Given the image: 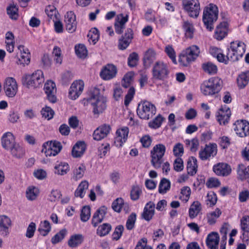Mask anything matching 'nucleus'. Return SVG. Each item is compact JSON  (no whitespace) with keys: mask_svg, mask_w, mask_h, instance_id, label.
I'll return each mask as SVG.
<instances>
[{"mask_svg":"<svg viewBox=\"0 0 249 249\" xmlns=\"http://www.w3.org/2000/svg\"><path fill=\"white\" fill-rule=\"evenodd\" d=\"M136 220V214L135 213H132L129 216L126 220V228L128 230H132L135 226Z\"/></svg>","mask_w":249,"mask_h":249,"instance_id":"13d9d810","label":"nucleus"},{"mask_svg":"<svg viewBox=\"0 0 249 249\" xmlns=\"http://www.w3.org/2000/svg\"><path fill=\"white\" fill-rule=\"evenodd\" d=\"M129 133V129L126 126L122 127L116 131V137L115 142H119L120 146L124 143L127 139L128 134Z\"/></svg>","mask_w":249,"mask_h":249,"instance_id":"bb28decb","label":"nucleus"},{"mask_svg":"<svg viewBox=\"0 0 249 249\" xmlns=\"http://www.w3.org/2000/svg\"><path fill=\"white\" fill-rule=\"evenodd\" d=\"M15 143L14 137L11 133L7 132L3 134L1 138V144L3 148L9 150Z\"/></svg>","mask_w":249,"mask_h":249,"instance_id":"c85d7f7f","label":"nucleus"},{"mask_svg":"<svg viewBox=\"0 0 249 249\" xmlns=\"http://www.w3.org/2000/svg\"><path fill=\"white\" fill-rule=\"evenodd\" d=\"M67 233V231L64 229L60 230L58 233L55 234L51 239V242L53 244H56L61 241Z\"/></svg>","mask_w":249,"mask_h":249,"instance_id":"8fccbe9b","label":"nucleus"},{"mask_svg":"<svg viewBox=\"0 0 249 249\" xmlns=\"http://www.w3.org/2000/svg\"><path fill=\"white\" fill-rule=\"evenodd\" d=\"M156 113V108L154 104L147 101H142L138 104L137 113L140 118L148 120Z\"/></svg>","mask_w":249,"mask_h":249,"instance_id":"423d86ee","label":"nucleus"},{"mask_svg":"<svg viewBox=\"0 0 249 249\" xmlns=\"http://www.w3.org/2000/svg\"><path fill=\"white\" fill-rule=\"evenodd\" d=\"M128 14H120L117 16L114 23L115 30L117 34L120 35L123 33L125 27V23L128 20Z\"/></svg>","mask_w":249,"mask_h":249,"instance_id":"4468645a","label":"nucleus"},{"mask_svg":"<svg viewBox=\"0 0 249 249\" xmlns=\"http://www.w3.org/2000/svg\"><path fill=\"white\" fill-rule=\"evenodd\" d=\"M84 241V236L81 234H75L71 236L68 241V246L71 248H76Z\"/></svg>","mask_w":249,"mask_h":249,"instance_id":"473e14b6","label":"nucleus"},{"mask_svg":"<svg viewBox=\"0 0 249 249\" xmlns=\"http://www.w3.org/2000/svg\"><path fill=\"white\" fill-rule=\"evenodd\" d=\"M138 60L139 56L136 53H130L127 58L128 65L130 67H134L137 65Z\"/></svg>","mask_w":249,"mask_h":249,"instance_id":"bf43d9fd","label":"nucleus"},{"mask_svg":"<svg viewBox=\"0 0 249 249\" xmlns=\"http://www.w3.org/2000/svg\"><path fill=\"white\" fill-rule=\"evenodd\" d=\"M182 27L185 32V36L187 38H192L195 32L193 24L189 21H185L183 22Z\"/></svg>","mask_w":249,"mask_h":249,"instance_id":"ea45409f","label":"nucleus"},{"mask_svg":"<svg viewBox=\"0 0 249 249\" xmlns=\"http://www.w3.org/2000/svg\"><path fill=\"white\" fill-rule=\"evenodd\" d=\"M169 73L170 70L167 63L159 60L153 64L152 74L154 80L164 81L169 77Z\"/></svg>","mask_w":249,"mask_h":249,"instance_id":"20e7f679","label":"nucleus"},{"mask_svg":"<svg viewBox=\"0 0 249 249\" xmlns=\"http://www.w3.org/2000/svg\"><path fill=\"white\" fill-rule=\"evenodd\" d=\"M165 52L168 57L171 59L172 62L175 64H177V61L176 60V52L172 46L170 45L166 46L165 48Z\"/></svg>","mask_w":249,"mask_h":249,"instance_id":"4d7b16f0","label":"nucleus"},{"mask_svg":"<svg viewBox=\"0 0 249 249\" xmlns=\"http://www.w3.org/2000/svg\"><path fill=\"white\" fill-rule=\"evenodd\" d=\"M90 217V208L89 206H84L81 211L80 219L82 222H87Z\"/></svg>","mask_w":249,"mask_h":249,"instance_id":"864d4df0","label":"nucleus"},{"mask_svg":"<svg viewBox=\"0 0 249 249\" xmlns=\"http://www.w3.org/2000/svg\"><path fill=\"white\" fill-rule=\"evenodd\" d=\"M201 210V205L200 203L198 201H195L191 205L189 210V217L191 218H194L197 216L198 214Z\"/></svg>","mask_w":249,"mask_h":249,"instance_id":"4c0bfd02","label":"nucleus"},{"mask_svg":"<svg viewBox=\"0 0 249 249\" xmlns=\"http://www.w3.org/2000/svg\"><path fill=\"white\" fill-rule=\"evenodd\" d=\"M233 130L237 135L243 138L249 136V122L246 120H238L233 124Z\"/></svg>","mask_w":249,"mask_h":249,"instance_id":"9d476101","label":"nucleus"},{"mask_svg":"<svg viewBox=\"0 0 249 249\" xmlns=\"http://www.w3.org/2000/svg\"><path fill=\"white\" fill-rule=\"evenodd\" d=\"M218 10L217 6L210 3L205 8L203 13V21L206 28L212 31L213 24L218 18Z\"/></svg>","mask_w":249,"mask_h":249,"instance_id":"39448f33","label":"nucleus"},{"mask_svg":"<svg viewBox=\"0 0 249 249\" xmlns=\"http://www.w3.org/2000/svg\"><path fill=\"white\" fill-rule=\"evenodd\" d=\"M246 50V45L242 41H232L230 43V47L227 48V54L225 56L223 53H218L217 55V59L220 62L225 64L228 61L235 62L238 61L242 57Z\"/></svg>","mask_w":249,"mask_h":249,"instance_id":"f257e3e1","label":"nucleus"},{"mask_svg":"<svg viewBox=\"0 0 249 249\" xmlns=\"http://www.w3.org/2000/svg\"><path fill=\"white\" fill-rule=\"evenodd\" d=\"M75 52L77 56L81 58H85L88 55V51L87 48L83 44L75 45Z\"/></svg>","mask_w":249,"mask_h":249,"instance_id":"09e8293b","label":"nucleus"},{"mask_svg":"<svg viewBox=\"0 0 249 249\" xmlns=\"http://www.w3.org/2000/svg\"><path fill=\"white\" fill-rule=\"evenodd\" d=\"M11 224V220L8 216L6 215L0 216V228L2 234L6 235L8 234V229L10 226Z\"/></svg>","mask_w":249,"mask_h":249,"instance_id":"f704fd0d","label":"nucleus"},{"mask_svg":"<svg viewBox=\"0 0 249 249\" xmlns=\"http://www.w3.org/2000/svg\"><path fill=\"white\" fill-rule=\"evenodd\" d=\"M217 201V196L213 192H211L207 194L206 200V205L209 207L214 205Z\"/></svg>","mask_w":249,"mask_h":249,"instance_id":"e2e57ef3","label":"nucleus"},{"mask_svg":"<svg viewBox=\"0 0 249 249\" xmlns=\"http://www.w3.org/2000/svg\"><path fill=\"white\" fill-rule=\"evenodd\" d=\"M222 86V80L218 77H213L204 81L200 86V90L205 96H213L221 90Z\"/></svg>","mask_w":249,"mask_h":249,"instance_id":"7ed1b4c3","label":"nucleus"},{"mask_svg":"<svg viewBox=\"0 0 249 249\" xmlns=\"http://www.w3.org/2000/svg\"><path fill=\"white\" fill-rule=\"evenodd\" d=\"M155 204L151 201L147 203L143 209L142 217L146 221H150L155 213Z\"/></svg>","mask_w":249,"mask_h":249,"instance_id":"a878e982","label":"nucleus"},{"mask_svg":"<svg viewBox=\"0 0 249 249\" xmlns=\"http://www.w3.org/2000/svg\"><path fill=\"white\" fill-rule=\"evenodd\" d=\"M182 6L189 16L193 18H196L200 11V3L197 0H183Z\"/></svg>","mask_w":249,"mask_h":249,"instance_id":"6e6552de","label":"nucleus"},{"mask_svg":"<svg viewBox=\"0 0 249 249\" xmlns=\"http://www.w3.org/2000/svg\"><path fill=\"white\" fill-rule=\"evenodd\" d=\"M88 187L89 183L88 181L86 180L82 181L75 191V196L83 198L84 196L85 191L88 188Z\"/></svg>","mask_w":249,"mask_h":249,"instance_id":"a19ab883","label":"nucleus"},{"mask_svg":"<svg viewBox=\"0 0 249 249\" xmlns=\"http://www.w3.org/2000/svg\"><path fill=\"white\" fill-rule=\"evenodd\" d=\"M117 68L113 64H107L105 66L100 72L101 77L105 80H108L115 77Z\"/></svg>","mask_w":249,"mask_h":249,"instance_id":"a211bd4d","label":"nucleus"},{"mask_svg":"<svg viewBox=\"0 0 249 249\" xmlns=\"http://www.w3.org/2000/svg\"><path fill=\"white\" fill-rule=\"evenodd\" d=\"M184 51L193 61L196 59L200 53L199 48L196 45H192L187 48Z\"/></svg>","mask_w":249,"mask_h":249,"instance_id":"58836bf2","label":"nucleus"},{"mask_svg":"<svg viewBox=\"0 0 249 249\" xmlns=\"http://www.w3.org/2000/svg\"><path fill=\"white\" fill-rule=\"evenodd\" d=\"M221 214L222 212L219 208H216L214 211L207 213L206 215L207 223L210 225H214Z\"/></svg>","mask_w":249,"mask_h":249,"instance_id":"72a5a7b5","label":"nucleus"},{"mask_svg":"<svg viewBox=\"0 0 249 249\" xmlns=\"http://www.w3.org/2000/svg\"><path fill=\"white\" fill-rule=\"evenodd\" d=\"M165 151V145L161 143L155 145L151 150V162L154 168L157 169L160 167Z\"/></svg>","mask_w":249,"mask_h":249,"instance_id":"0eeeda50","label":"nucleus"},{"mask_svg":"<svg viewBox=\"0 0 249 249\" xmlns=\"http://www.w3.org/2000/svg\"><path fill=\"white\" fill-rule=\"evenodd\" d=\"M134 33L131 28H127L118 40V48L120 50L126 49L132 42Z\"/></svg>","mask_w":249,"mask_h":249,"instance_id":"9b49d317","label":"nucleus"},{"mask_svg":"<svg viewBox=\"0 0 249 249\" xmlns=\"http://www.w3.org/2000/svg\"><path fill=\"white\" fill-rule=\"evenodd\" d=\"M124 205V200L122 198H117L112 204V208L113 210L118 213H120L123 209Z\"/></svg>","mask_w":249,"mask_h":249,"instance_id":"680f3d73","label":"nucleus"},{"mask_svg":"<svg viewBox=\"0 0 249 249\" xmlns=\"http://www.w3.org/2000/svg\"><path fill=\"white\" fill-rule=\"evenodd\" d=\"M84 87V83L82 80H76L74 81L70 88L69 97L72 100L77 99L82 92Z\"/></svg>","mask_w":249,"mask_h":249,"instance_id":"ddd939ff","label":"nucleus"},{"mask_svg":"<svg viewBox=\"0 0 249 249\" xmlns=\"http://www.w3.org/2000/svg\"><path fill=\"white\" fill-rule=\"evenodd\" d=\"M51 229L50 222L47 220H45L40 223L38 230L41 235L45 236L49 233Z\"/></svg>","mask_w":249,"mask_h":249,"instance_id":"de8ad7c7","label":"nucleus"},{"mask_svg":"<svg viewBox=\"0 0 249 249\" xmlns=\"http://www.w3.org/2000/svg\"><path fill=\"white\" fill-rule=\"evenodd\" d=\"M86 148V145L84 142H77L73 147L71 154L74 158L81 157L84 153Z\"/></svg>","mask_w":249,"mask_h":249,"instance_id":"c756f323","label":"nucleus"},{"mask_svg":"<svg viewBox=\"0 0 249 249\" xmlns=\"http://www.w3.org/2000/svg\"><path fill=\"white\" fill-rule=\"evenodd\" d=\"M197 160L194 157L188 159L187 164L188 174L191 176H194L197 172Z\"/></svg>","mask_w":249,"mask_h":249,"instance_id":"c9c22d12","label":"nucleus"},{"mask_svg":"<svg viewBox=\"0 0 249 249\" xmlns=\"http://www.w3.org/2000/svg\"><path fill=\"white\" fill-rule=\"evenodd\" d=\"M7 13L11 19H17L18 17V8L14 4H11L7 8Z\"/></svg>","mask_w":249,"mask_h":249,"instance_id":"603ef678","label":"nucleus"},{"mask_svg":"<svg viewBox=\"0 0 249 249\" xmlns=\"http://www.w3.org/2000/svg\"><path fill=\"white\" fill-rule=\"evenodd\" d=\"M124 227L122 225H119L115 229V230L112 234L113 239L116 241L118 240L122 235Z\"/></svg>","mask_w":249,"mask_h":249,"instance_id":"338daca9","label":"nucleus"},{"mask_svg":"<svg viewBox=\"0 0 249 249\" xmlns=\"http://www.w3.org/2000/svg\"><path fill=\"white\" fill-rule=\"evenodd\" d=\"M227 24L226 22L221 23L216 28L214 32V38L217 40L223 39L227 35Z\"/></svg>","mask_w":249,"mask_h":249,"instance_id":"2f4dec72","label":"nucleus"},{"mask_svg":"<svg viewBox=\"0 0 249 249\" xmlns=\"http://www.w3.org/2000/svg\"><path fill=\"white\" fill-rule=\"evenodd\" d=\"M54 173L61 176L66 174L70 170L69 164L65 162H61L56 164L54 167Z\"/></svg>","mask_w":249,"mask_h":249,"instance_id":"e433bc0d","label":"nucleus"},{"mask_svg":"<svg viewBox=\"0 0 249 249\" xmlns=\"http://www.w3.org/2000/svg\"><path fill=\"white\" fill-rule=\"evenodd\" d=\"M231 115V112L229 107L225 106L222 107L218 112L217 120L220 124L225 125L229 122Z\"/></svg>","mask_w":249,"mask_h":249,"instance_id":"4be33fe9","label":"nucleus"},{"mask_svg":"<svg viewBox=\"0 0 249 249\" xmlns=\"http://www.w3.org/2000/svg\"><path fill=\"white\" fill-rule=\"evenodd\" d=\"M219 242V236L216 232L209 233L206 239V244L210 249H218Z\"/></svg>","mask_w":249,"mask_h":249,"instance_id":"5701e85b","label":"nucleus"},{"mask_svg":"<svg viewBox=\"0 0 249 249\" xmlns=\"http://www.w3.org/2000/svg\"><path fill=\"white\" fill-rule=\"evenodd\" d=\"M21 83L24 88L29 89L31 86V74L28 73L23 74L21 77Z\"/></svg>","mask_w":249,"mask_h":249,"instance_id":"0e129e2a","label":"nucleus"},{"mask_svg":"<svg viewBox=\"0 0 249 249\" xmlns=\"http://www.w3.org/2000/svg\"><path fill=\"white\" fill-rule=\"evenodd\" d=\"M41 113L43 117L49 120L53 117L54 111L50 107L46 106L42 109Z\"/></svg>","mask_w":249,"mask_h":249,"instance_id":"052dcab7","label":"nucleus"},{"mask_svg":"<svg viewBox=\"0 0 249 249\" xmlns=\"http://www.w3.org/2000/svg\"><path fill=\"white\" fill-rule=\"evenodd\" d=\"M18 89V86L16 80L13 77H8L5 79L4 86V90L7 96L9 97H14Z\"/></svg>","mask_w":249,"mask_h":249,"instance_id":"f8f14e48","label":"nucleus"},{"mask_svg":"<svg viewBox=\"0 0 249 249\" xmlns=\"http://www.w3.org/2000/svg\"><path fill=\"white\" fill-rule=\"evenodd\" d=\"M236 82L239 89L245 88L249 82V71L240 73L237 77Z\"/></svg>","mask_w":249,"mask_h":249,"instance_id":"7c9ffc66","label":"nucleus"},{"mask_svg":"<svg viewBox=\"0 0 249 249\" xmlns=\"http://www.w3.org/2000/svg\"><path fill=\"white\" fill-rule=\"evenodd\" d=\"M44 90L49 101L52 103L56 102V97L55 94L56 89L55 83L51 80L48 81L44 85Z\"/></svg>","mask_w":249,"mask_h":249,"instance_id":"f3484780","label":"nucleus"},{"mask_svg":"<svg viewBox=\"0 0 249 249\" xmlns=\"http://www.w3.org/2000/svg\"><path fill=\"white\" fill-rule=\"evenodd\" d=\"M45 13L48 18L53 20V21L59 19L58 15L56 8L54 6L49 5L45 9Z\"/></svg>","mask_w":249,"mask_h":249,"instance_id":"a18cd8bd","label":"nucleus"},{"mask_svg":"<svg viewBox=\"0 0 249 249\" xmlns=\"http://www.w3.org/2000/svg\"><path fill=\"white\" fill-rule=\"evenodd\" d=\"M44 82L43 73L38 70L32 73V87L34 88H40Z\"/></svg>","mask_w":249,"mask_h":249,"instance_id":"cd10ccee","label":"nucleus"},{"mask_svg":"<svg viewBox=\"0 0 249 249\" xmlns=\"http://www.w3.org/2000/svg\"><path fill=\"white\" fill-rule=\"evenodd\" d=\"M178 62L180 65L183 66H187L193 61L184 51L179 55Z\"/></svg>","mask_w":249,"mask_h":249,"instance_id":"5fc2aeb1","label":"nucleus"},{"mask_svg":"<svg viewBox=\"0 0 249 249\" xmlns=\"http://www.w3.org/2000/svg\"><path fill=\"white\" fill-rule=\"evenodd\" d=\"M65 22L66 30L69 33L74 32L77 27L76 16L72 11L68 12L65 16Z\"/></svg>","mask_w":249,"mask_h":249,"instance_id":"2eb2a0df","label":"nucleus"},{"mask_svg":"<svg viewBox=\"0 0 249 249\" xmlns=\"http://www.w3.org/2000/svg\"><path fill=\"white\" fill-rule=\"evenodd\" d=\"M87 101L92 106L94 114L99 115L106 108L107 99L101 94L99 89L97 88L91 89L89 96L87 98Z\"/></svg>","mask_w":249,"mask_h":249,"instance_id":"f03ea898","label":"nucleus"},{"mask_svg":"<svg viewBox=\"0 0 249 249\" xmlns=\"http://www.w3.org/2000/svg\"><path fill=\"white\" fill-rule=\"evenodd\" d=\"M202 68L205 72L210 74H214L217 72V66L210 62L203 64Z\"/></svg>","mask_w":249,"mask_h":249,"instance_id":"49530a36","label":"nucleus"},{"mask_svg":"<svg viewBox=\"0 0 249 249\" xmlns=\"http://www.w3.org/2000/svg\"><path fill=\"white\" fill-rule=\"evenodd\" d=\"M157 53L153 49H148L144 53L142 59L143 66L145 68H148L156 59Z\"/></svg>","mask_w":249,"mask_h":249,"instance_id":"b1692460","label":"nucleus"},{"mask_svg":"<svg viewBox=\"0 0 249 249\" xmlns=\"http://www.w3.org/2000/svg\"><path fill=\"white\" fill-rule=\"evenodd\" d=\"M18 49L20 51V55L18 57L19 64L23 66L29 64L30 62V53L29 50L22 45L19 46Z\"/></svg>","mask_w":249,"mask_h":249,"instance_id":"393cba45","label":"nucleus"},{"mask_svg":"<svg viewBox=\"0 0 249 249\" xmlns=\"http://www.w3.org/2000/svg\"><path fill=\"white\" fill-rule=\"evenodd\" d=\"M42 147V151L45 153L47 157L56 156L62 149L61 143L56 141L47 142L43 144Z\"/></svg>","mask_w":249,"mask_h":249,"instance_id":"1a4fd4ad","label":"nucleus"},{"mask_svg":"<svg viewBox=\"0 0 249 249\" xmlns=\"http://www.w3.org/2000/svg\"><path fill=\"white\" fill-rule=\"evenodd\" d=\"M237 173L241 179H246L249 178V165L245 167L243 165H239Z\"/></svg>","mask_w":249,"mask_h":249,"instance_id":"6e6d98bb","label":"nucleus"},{"mask_svg":"<svg viewBox=\"0 0 249 249\" xmlns=\"http://www.w3.org/2000/svg\"><path fill=\"white\" fill-rule=\"evenodd\" d=\"M111 130L109 125L104 124L97 128L93 133V138L96 141H100L107 136Z\"/></svg>","mask_w":249,"mask_h":249,"instance_id":"6ab92c4d","label":"nucleus"},{"mask_svg":"<svg viewBox=\"0 0 249 249\" xmlns=\"http://www.w3.org/2000/svg\"><path fill=\"white\" fill-rule=\"evenodd\" d=\"M217 153V145L215 143L206 144L205 148L199 152V158L206 160L211 156L214 157Z\"/></svg>","mask_w":249,"mask_h":249,"instance_id":"dca6fc26","label":"nucleus"},{"mask_svg":"<svg viewBox=\"0 0 249 249\" xmlns=\"http://www.w3.org/2000/svg\"><path fill=\"white\" fill-rule=\"evenodd\" d=\"M171 187V183L169 179L166 178H162L159 184V192L161 194H165L170 190Z\"/></svg>","mask_w":249,"mask_h":249,"instance_id":"37998d69","label":"nucleus"},{"mask_svg":"<svg viewBox=\"0 0 249 249\" xmlns=\"http://www.w3.org/2000/svg\"><path fill=\"white\" fill-rule=\"evenodd\" d=\"M141 193L142 191L138 186H133L130 192L131 199L133 200H137L139 199Z\"/></svg>","mask_w":249,"mask_h":249,"instance_id":"774afa93","label":"nucleus"},{"mask_svg":"<svg viewBox=\"0 0 249 249\" xmlns=\"http://www.w3.org/2000/svg\"><path fill=\"white\" fill-rule=\"evenodd\" d=\"M13 156L16 158H20L24 154V150L19 144L15 143L12 147L9 149Z\"/></svg>","mask_w":249,"mask_h":249,"instance_id":"3c124183","label":"nucleus"},{"mask_svg":"<svg viewBox=\"0 0 249 249\" xmlns=\"http://www.w3.org/2000/svg\"><path fill=\"white\" fill-rule=\"evenodd\" d=\"M85 170L86 166L83 164L76 167L73 171V178L75 180L81 179L83 177Z\"/></svg>","mask_w":249,"mask_h":249,"instance_id":"c03bdc74","label":"nucleus"},{"mask_svg":"<svg viewBox=\"0 0 249 249\" xmlns=\"http://www.w3.org/2000/svg\"><path fill=\"white\" fill-rule=\"evenodd\" d=\"M112 229L111 225L109 223H104L100 225L97 229V234L100 237L107 235Z\"/></svg>","mask_w":249,"mask_h":249,"instance_id":"79ce46f5","label":"nucleus"},{"mask_svg":"<svg viewBox=\"0 0 249 249\" xmlns=\"http://www.w3.org/2000/svg\"><path fill=\"white\" fill-rule=\"evenodd\" d=\"M213 171L217 176L226 177L229 176L231 171V166L226 163H218L213 166Z\"/></svg>","mask_w":249,"mask_h":249,"instance_id":"aec40b11","label":"nucleus"},{"mask_svg":"<svg viewBox=\"0 0 249 249\" xmlns=\"http://www.w3.org/2000/svg\"><path fill=\"white\" fill-rule=\"evenodd\" d=\"M240 226L242 231L245 232H249V216L245 215L240 220Z\"/></svg>","mask_w":249,"mask_h":249,"instance_id":"69168bd1","label":"nucleus"},{"mask_svg":"<svg viewBox=\"0 0 249 249\" xmlns=\"http://www.w3.org/2000/svg\"><path fill=\"white\" fill-rule=\"evenodd\" d=\"M107 213V208L105 206H102L96 210L94 213L91 220V224L94 227H96L99 223L103 221Z\"/></svg>","mask_w":249,"mask_h":249,"instance_id":"412c9836","label":"nucleus"}]
</instances>
